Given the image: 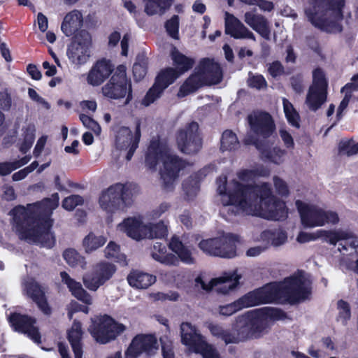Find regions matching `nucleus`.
<instances>
[{
	"instance_id": "1",
	"label": "nucleus",
	"mask_w": 358,
	"mask_h": 358,
	"mask_svg": "<svg viewBox=\"0 0 358 358\" xmlns=\"http://www.w3.org/2000/svg\"><path fill=\"white\" fill-rule=\"evenodd\" d=\"M228 201L224 203L231 206L229 210L236 214L238 210L252 213L270 220H285L287 217L285 203L273 195L267 182L262 185H243L234 182V188L227 191Z\"/></svg>"
},
{
	"instance_id": "2",
	"label": "nucleus",
	"mask_w": 358,
	"mask_h": 358,
	"mask_svg": "<svg viewBox=\"0 0 358 358\" xmlns=\"http://www.w3.org/2000/svg\"><path fill=\"white\" fill-rule=\"evenodd\" d=\"M59 194L55 193L52 198H45L41 201L28 204L27 207L19 205L10 212L13 216V225L20 240L27 242H42L50 247L55 243L52 237L51 243H48L50 231L53 224L51 215L59 205Z\"/></svg>"
},
{
	"instance_id": "3",
	"label": "nucleus",
	"mask_w": 358,
	"mask_h": 358,
	"mask_svg": "<svg viewBox=\"0 0 358 358\" xmlns=\"http://www.w3.org/2000/svg\"><path fill=\"white\" fill-rule=\"evenodd\" d=\"M345 0H308L304 13L313 26L327 33H341Z\"/></svg>"
},
{
	"instance_id": "4",
	"label": "nucleus",
	"mask_w": 358,
	"mask_h": 358,
	"mask_svg": "<svg viewBox=\"0 0 358 358\" xmlns=\"http://www.w3.org/2000/svg\"><path fill=\"white\" fill-rule=\"evenodd\" d=\"M161 159L163 160V169L160 171L162 187L166 191H172L175 180L187 163L176 155L166 153L158 140L152 141L145 155V165L149 169L155 171Z\"/></svg>"
},
{
	"instance_id": "5",
	"label": "nucleus",
	"mask_w": 358,
	"mask_h": 358,
	"mask_svg": "<svg viewBox=\"0 0 358 358\" xmlns=\"http://www.w3.org/2000/svg\"><path fill=\"white\" fill-rule=\"evenodd\" d=\"M101 93L104 97L110 100L125 99V105L132 101V84L127 76V68L124 64L116 67L108 82L102 87Z\"/></svg>"
},
{
	"instance_id": "6",
	"label": "nucleus",
	"mask_w": 358,
	"mask_h": 358,
	"mask_svg": "<svg viewBox=\"0 0 358 358\" xmlns=\"http://www.w3.org/2000/svg\"><path fill=\"white\" fill-rule=\"evenodd\" d=\"M132 196L129 186L117 182L102 192L99 202L103 210L112 213L119 210H124L130 206L133 202Z\"/></svg>"
},
{
	"instance_id": "7",
	"label": "nucleus",
	"mask_w": 358,
	"mask_h": 358,
	"mask_svg": "<svg viewBox=\"0 0 358 358\" xmlns=\"http://www.w3.org/2000/svg\"><path fill=\"white\" fill-rule=\"evenodd\" d=\"M127 327L117 322L111 316L104 314L92 320L89 331L95 341L100 344H107L115 341L124 332Z\"/></svg>"
},
{
	"instance_id": "8",
	"label": "nucleus",
	"mask_w": 358,
	"mask_h": 358,
	"mask_svg": "<svg viewBox=\"0 0 358 358\" xmlns=\"http://www.w3.org/2000/svg\"><path fill=\"white\" fill-rule=\"evenodd\" d=\"M240 236L232 233L222 237L203 239L199 243V248L206 255L222 258H233L236 256L237 244Z\"/></svg>"
},
{
	"instance_id": "9",
	"label": "nucleus",
	"mask_w": 358,
	"mask_h": 358,
	"mask_svg": "<svg viewBox=\"0 0 358 358\" xmlns=\"http://www.w3.org/2000/svg\"><path fill=\"white\" fill-rule=\"evenodd\" d=\"M301 224L306 228L322 227L326 224H336L339 222L337 213L324 210L316 206H310L300 200L296 201Z\"/></svg>"
},
{
	"instance_id": "10",
	"label": "nucleus",
	"mask_w": 358,
	"mask_h": 358,
	"mask_svg": "<svg viewBox=\"0 0 358 358\" xmlns=\"http://www.w3.org/2000/svg\"><path fill=\"white\" fill-rule=\"evenodd\" d=\"M282 302L291 305L307 299L311 294V287L302 273L286 278L281 283Z\"/></svg>"
},
{
	"instance_id": "11",
	"label": "nucleus",
	"mask_w": 358,
	"mask_h": 358,
	"mask_svg": "<svg viewBox=\"0 0 358 358\" xmlns=\"http://www.w3.org/2000/svg\"><path fill=\"white\" fill-rule=\"evenodd\" d=\"M199 129V124L192 121L177 131L176 140L181 152L186 155H196L200 151L203 141Z\"/></svg>"
},
{
	"instance_id": "12",
	"label": "nucleus",
	"mask_w": 358,
	"mask_h": 358,
	"mask_svg": "<svg viewBox=\"0 0 358 358\" xmlns=\"http://www.w3.org/2000/svg\"><path fill=\"white\" fill-rule=\"evenodd\" d=\"M328 81L323 70L317 68L313 71V84L310 87L306 99L308 108L317 111L327 101Z\"/></svg>"
},
{
	"instance_id": "13",
	"label": "nucleus",
	"mask_w": 358,
	"mask_h": 358,
	"mask_svg": "<svg viewBox=\"0 0 358 358\" xmlns=\"http://www.w3.org/2000/svg\"><path fill=\"white\" fill-rule=\"evenodd\" d=\"M92 37L85 29H81L73 38L67 49V55L70 61L76 65L85 64L90 57Z\"/></svg>"
},
{
	"instance_id": "14",
	"label": "nucleus",
	"mask_w": 358,
	"mask_h": 358,
	"mask_svg": "<svg viewBox=\"0 0 358 358\" xmlns=\"http://www.w3.org/2000/svg\"><path fill=\"white\" fill-rule=\"evenodd\" d=\"M8 321L15 331L26 335L35 343H41V334L34 317L13 312L10 313Z\"/></svg>"
},
{
	"instance_id": "15",
	"label": "nucleus",
	"mask_w": 358,
	"mask_h": 358,
	"mask_svg": "<svg viewBox=\"0 0 358 358\" xmlns=\"http://www.w3.org/2000/svg\"><path fill=\"white\" fill-rule=\"evenodd\" d=\"M249 307L273 302H282L281 282H270L245 294Z\"/></svg>"
},
{
	"instance_id": "16",
	"label": "nucleus",
	"mask_w": 358,
	"mask_h": 358,
	"mask_svg": "<svg viewBox=\"0 0 358 358\" xmlns=\"http://www.w3.org/2000/svg\"><path fill=\"white\" fill-rule=\"evenodd\" d=\"M141 136V123L138 122L136 124L134 134L128 127H121L115 137V145L120 150H127L126 159L130 161L134 156L136 150L138 147Z\"/></svg>"
},
{
	"instance_id": "17",
	"label": "nucleus",
	"mask_w": 358,
	"mask_h": 358,
	"mask_svg": "<svg viewBox=\"0 0 358 358\" xmlns=\"http://www.w3.org/2000/svg\"><path fill=\"white\" fill-rule=\"evenodd\" d=\"M158 349L157 340L152 334L136 335L124 352L125 358H138L143 353L152 355Z\"/></svg>"
},
{
	"instance_id": "18",
	"label": "nucleus",
	"mask_w": 358,
	"mask_h": 358,
	"mask_svg": "<svg viewBox=\"0 0 358 358\" xmlns=\"http://www.w3.org/2000/svg\"><path fill=\"white\" fill-rule=\"evenodd\" d=\"M251 131L258 137L266 139L275 131V124L270 113L256 111L248 115Z\"/></svg>"
},
{
	"instance_id": "19",
	"label": "nucleus",
	"mask_w": 358,
	"mask_h": 358,
	"mask_svg": "<svg viewBox=\"0 0 358 358\" xmlns=\"http://www.w3.org/2000/svg\"><path fill=\"white\" fill-rule=\"evenodd\" d=\"M116 271V266L109 262H100L96 264L91 275L83 277V284L91 291H96L98 288L109 280Z\"/></svg>"
},
{
	"instance_id": "20",
	"label": "nucleus",
	"mask_w": 358,
	"mask_h": 358,
	"mask_svg": "<svg viewBox=\"0 0 358 358\" xmlns=\"http://www.w3.org/2000/svg\"><path fill=\"white\" fill-rule=\"evenodd\" d=\"M258 317L249 318L250 331L252 334V339L260 336L265 327L260 318L270 319L271 320H280L286 318L287 313L280 308L264 307L257 310Z\"/></svg>"
},
{
	"instance_id": "21",
	"label": "nucleus",
	"mask_w": 358,
	"mask_h": 358,
	"mask_svg": "<svg viewBox=\"0 0 358 358\" xmlns=\"http://www.w3.org/2000/svg\"><path fill=\"white\" fill-rule=\"evenodd\" d=\"M245 145H253L260 153V157L264 161H268L275 164H280L283 161V157L286 154L285 150L279 147H274L272 149L264 140L255 138L253 136H247L244 138Z\"/></svg>"
},
{
	"instance_id": "22",
	"label": "nucleus",
	"mask_w": 358,
	"mask_h": 358,
	"mask_svg": "<svg viewBox=\"0 0 358 358\" xmlns=\"http://www.w3.org/2000/svg\"><path fill=\"white\" fill-rule=\"evenodd\" d=\"M115 69L110 59H98L89 71L87 82L93 87L101 85L114 73Z\"/></svg>"
},
{
	"instance_id": "23",
	"label": "nucleus",
	"mask_w": 358,
	"mask_h": 358,
	"mask_svg": "<svg viewBox=\"0 0 358 358\" xmlns=\"http://www.w3.org/2000/svg\"><path fill=\"white\" fill-rule=\"evenodd\" d=\"M26 296L34 302L38 308L45 315L52 314V308L48 303L45 289L36 281L30 280L24 284Z\"/></svg>"
},
{
	"instance_id": "24",
	"label": "nucleus",
	"mask_w": 358,
	"mask_h": 358,
	"mask_svg": "<svg viewBox=\"0 0 358 358\" xmlns=\"http://www.w3.org/2000/svg\"><path fill=\"white\" fill-rule=\"evenodd\" d=\"M199 70L206 80V85L218 84L223 77L222 70L219 63L209 58L202 59L199 64Z\"/></svg>"
},
{
	"instance_id": "25",
	"label": "nucleus",
	"mask_w": 358,
	"mask_h": 358,
	"mask_svg": "<svg viewBox=\"0 0 358 358\" xmlns=\"http://www.w3.org/2000/svg\"><path fill=\"white\" fill-rule=\"evenodd\" d=\"M225 34L235 39L248 38L255 41V36L237 17L227 13Z\"/></svg>"
},
{
	"instance_id": "26",
	"label": "nucleus",
	"mask_w": 358,
	"mask_h": 358,
	"mask_svg": "<svg viewBox=\"0 0 358 358\" xmlns=\"http://www.w3.org/2000/svg\"><path fill=\"white\" fill-rule=\"evenodd\" d=\"M62 282L66 285L71 294L86 305L92 303L91 295L83 289L80 282L76 281L67 272H60Z\"/></svg>"
},
{
	"instance_id": "27",
	"label": "nucleus",
	"mask_w": 358,
	"mask_h": 358,
	"mask_svg": "<svg viewBox=\"0 0 358 358\" xmlns=\"http://www.w3.org/2000/svg\"><path fill=\"white\" fill-rule=\"evenodd\" d=\"M83 24V17L80 11L73 10L67 13L61 25L62 32L66 36L76 35Z\"/></svg>"
},
{
	"instance_id": "28",
	"label": "nucleus",
	"mask_w": 358,
	"mask_h": 358,
	"mask_svg": "<svg viewBox=\"0 0 358 358\" xmlns=\"http://www.w3.org/2000/svg\"><path fill=\"white\" fill-rule=\"evenodd\" d=\"M244 21L264 38L269 39L270 29L264 16L252 12H246L244 15Z\"/></svg>"
},
{
	"instance_id": "29",
	"label": "nucleus",
	"mask_w": 358,
	"mask_h": 358,
	"mask_svg": "<svg viewBox=\"0 0 358 358\" xmlns=\"http://www.w3.org/2000/svg\"><path fill=\"white\" fill-rule=\"evenodd\" d=\"M170 57L172 60L173 69H176L180 76L191 70L195 64V59L180 52L176 47L171 51Z\"/></svg>"
},
{
	"instance_id": "30",
	"label": "nucleus",
	"mask_w": 358,
	"mask_h": 358,
	"mask_svg": "<svg viewBox=\"0 0 358 358\" xmlns=\"http://www.w3.org/2000/svg\"><path fill=\"white\" fill-rule=\"evenodd\" d=\"M206 85L204 78L202 77L199 70L196 73H192L180 85L178 96L185 97L191 93L195 92L200 87Z\"/></svg>"
},
{
	"instance_id": "31",
	"label": "nucleus",
	"mask_w": 358,
	"mask_h": 358,
	"mask_svg": "<svg viewBox=\"0 0 358 358\" xmlns=\"http://www.w3.org/2000/svg\"><path fill=\"white\" fill-rule=\"evenodd\" d=\"M170 250L177 255L178 261L191 265L195 264V259L193 257L191 250L184 245L180 238L173 236L169 244Z\"/></svg>"
},
{
	"instance_id": "32",
	"label": "nucleus",
	"mask_w": 358,
	"mask_h": 358,
	"mask_svg": "<svg viewBox=\"0 0 358 358\" xmlns=\"http://www.w3.org/2000/svg\"><path fill=\"white\" fill-rule=\"evenodd\" d=\"M166 247L162 243L156 242L152 248L151 257L155 261L166 266H178L179 261L176 255L166 252Z\"/></svg>"
},
{
	"instance_id": "33",
	"label": "nucleus",
	"mask_w": 358,
	"mask_h": 358,
	"mask_svg": "<svg viewBox=\"0 0 358 358\" xmlns=\"http://www.w3.org/2000/svg\"><path fill=\"white\" fill-rule=\"evenodd\" d=\"M145 225L135 217H128L124 220L120 227L129 237L139 241L145 238V236H144L145 231L143 230Z\"/></svg>"
},
{
	"instance_id": "34",
	"label": "nucleus",
	"mask_w": 358,
	"mask_h": 358,
	"mask_svg": "<svg viewBox=\"0 0 358 358\" xmlns=\"http://www.w3.org/2000/svg\"><path fill=\"white\" fill-rule=\"evenodd\" d=\"M129 284L138 289H146L156 281V277L140 271H132L127 276Z\"/></svg>"
},
{
	"instance_id": "35",
	"label": "nucleus",
	"mask_w": 358,
	"mask_h": 358,
	"mask_svg": "<svg viewBox=\"0 0 358 358\" xmlns=\"http://www.w3.org/2000/svg\"><path fill=\"white\" fill-rule=\"evenodd\" d=\"M180 334L182 343L192 348L194 350L196 348V345L203 341L201 335L196 333V329L189 322L181 324Z\"/></svg>"
},
{
	"instance_id": "36",
	"label": "nucleus",
	"mask_w": 358,
	"mask_h": 358,
	"mask_svg": "<svg viewBox=\"0 0 358 358\" xmlns=\"http://www.w3.org/2000/svg\"><path fill=\"white\" fill-rule=\"evenodd\" d=\"M179 77V74L177 73L176 69H173V67H166L159 71L154 82L165 90L174 83Z\"/></svg>"
},
{
	"instance_id": "37",
	"label": "nucleus",
	"mask_w": 358,
	"mask_h": 358,
	"mask_svg": "<svg viewBox=\"0 0 358 358\" xmlns=\"http://www.w3.org/2000/svg\"><path fill=\"white\" fill-rule=\"evenodd\" d=\"M83 331L80 322H74L73 327L67 332V339L71 346L73 353L83 352Z\"/></svg>"
},
{
	"instance_id": "38",
	"label": "nucleus",
	"mask_w": 358,
	"mask_h": 358,
	"mask_svg": "<svg viewBox=\"0 0 358 358\" xmlns=\"http://www.w3.org/2000/svg\"><path fill=\"white\" fill-rule=\"evenodd\" d=\"M317 236L324 238V241L336 245L339 241L348 240L352 237L351 233L343 230H317Z\"/></svg>"
},
{
	"instance_id": "39",
	"label": "nucleus",
	"mask_w": 358,
	"mask_h": 358,
	"mask_svg": "<svg viewBox=\"0 0 358 358\" xmlns=\"http://www.w3.org/2000/svg\"><path fill=\"white\" fill-rule=\"evenodd\" d=\"M145 2V13L152 16L158 13H164L172 6L173 0H143Z\"/></svg>"
},
{
	"instance_id": "40",
	"label": "nucleus",
	"mask_w": 358,
	"mask_h": 358,
	"mask_svg": "<svg viewBox=\"0 0 358 358\" xmlns=\"http://www.w3.org/2000/svg\"><path fill=\"white\" fill-rule=\"evenodd\" d=\"M241 278V275L234 273L227 276L217 278V280L221 284L217 288L218 292L223 294H228L234 291L239 285Z\"/></svg>"
},
{
	"instance_id": "41",
	"label": "nucleus",
	"mask_w": 358,
	"mask_h": 358,
	"mask_svg": "<svg viewBox=\"0 0 358 358\" xmlns=\"http://www.w3.org/2000/svg\"><path fill=\"white\" fill-rule=\"evenodd\" d=\"M250 327L248 317L241 315L237 318L236 323L233 324L232 329L236 331L240 341H244L252 339V334Z\"/></svg>"
},
{
	"instance_id": "42",
	"label": "nucleus",
	"mask_w": 358,
	"mask_h": 358,
	"mask_svg": "<svg viewBox=\"0 0 358 358\" xmlns=\"http://www.w3.org/2000/svg\"><path fill=\"white\" fill-rule=\"evenodd\" d=\"M248 303L243 295L235 301L226 304L224 306H220L218 308L219 314L223 316L229 317L236 313V312L242 310L245 308H248Z\"/></svg>"
},
{
	"instance_id": "43",
	"label": "nucleus",
	"mask_w": 358,
	"mask_h": 358,
	"mask_svg": "<svg viewBox=\"0 0 358 358\" xmlns=\"http://www.w3.org/2000/svg\"><path fill=\"white\" fill-rule=\"evenodd\" d=\"M106 238L103 236H96L93 232H90L83 239V245L87 253H90L106 243Z\"/></svg>"
},
{
	"instance_id": "44",
	"label": "nucleus",
	"mask_w": 358,
	"mask_h": 358,
	"mask_svg": "<svg viewBox=\"0 0 358 358\" xmlns=\"http://www.w3.org/2000/svg\"><path fill=\"white\" fill-rule=\"evenodd\" d=\"M143 230L145 231L144 234L145 238H162L168 234L167 227L162 221L154 224L145 225Z\"/></svg>"
},
{
	"instance_id": "45",
	"label": "nucleus",
	"mask_w": 358,
	"mask_h": 358,
	"mask_svg": "<svg viewBox=\"0 0 358 358\" xmlns=\"http://www.w3.org/2000/svg\"><path fill=\"white\" fill-rule=\"evenodd\" d=\"M220 149L222 151L235 150L239 147V141L235 133L231 130H225L222 135Z\"/></svg>"
},
{
	"instance_id": "46",
	"label": "nucleus",
	"mask_w": 358,
	"mask_h": 358,
	"mask_svg": "<svg viewBox=\"0 0 358 358\" xmlns=\"http://www.w3.org/2000/svg\"><path fill=\"white\" fill-rule=\"evenodd\" d=\"M194 351L200 354L203 358H222L217 349L205 341L199 343Z\"/></svg>"
},
{
	"instance_id": "47",
	"label": "nucleus",
	"mask_w": 358,
	"mask_h": 358,
	"mask_svg": "<svg viewBox=\"0 0 358 358\" xmlns=\"http://www.w3.org/2000/svg\"><path fill=\"white\" fill-rule=\"evenodd\" d=\"M283 108L285 117L289 124L299 129L300 127V116L293 105L287 99H284Z\"/></svg>"
},
{
	"instance_id": "48",
	"label": "nucleus",
	"mask_w": 358,
	"mask_h": 358,
	"mask_svg": "<svg viewBox=\"0 0 358 358\" xmlns=\"http://www.w3.org/2000/svg\"><path fill=\"white\" fill-rule=\"evenodd\" d=\"M164 92V90L154 82L152 87L147 91L143 98L141 101L142 105L146 107L150 106L159 99L163 95Z\"/></svg>"
},
{
	"instance_id": "49",
	"label": "nucleus",
	"mask_w": 358,
	"mask_h": 358,
	"mask_svg": "<svg viewBox=\"0 0 358 358\" xmlns=\"http://www.w3.org/2000/svg\"><path fill=\"white\" fill-rule=\"evenodd\" d=\"M182 189L185 194V199L192 200L199 190V181L190 176L182 182Z\"/></svg>"
},
{
	"instance_id": "50",
	"label": "nucleus",
	"mask_w": 358,
	"mask_h": 358,
	"mask_svg": "<svg viewBox=\"0 0 358 358\" xmlns=\"http://www.w3.org/2000/svg\"><path fill=\"white\" fill-rule=\"evenodd\" d=\"M179 27L180 19L177 15H173L164 24L168 35L176 40L179 38Z\"/></svg>"
},
{
	"instance_id": "51",
	"label": "nucleus",
	"mask_w": 358,
	"mask_h": 358,
	"mask_svg": "<svg viewBox=\"0 0 358 358\" xmlns=\"http://www.w3.org/2000/svg\"><path fill=\"white\" fill-rule=\"evenodd\" d=\"M269 171L265 169H244L238 173V177L243 181H249L257 176H266Z\"/></svg>"
},
{
	"instance_id": "52",
	"label": "nucleus",
	"mask_w": 358,
	"mask_h": 358,
	"mask_svg": "<svg viewBox=\"0 0 358 358\" xmlns=\"http://www.w3.org/2000/svg\"><path fill=\"white\" fill-rule=\"evenodd\" d=\"M357 145L352 139L341 141L338 143V154L340 155L352 156L358 153Z\"/></svg>"
},
{
	"instance_id": "53",
	"label": "nucleus",
	"mask_w": 358,
	"mask_h": 358,
	"mask_svg": "<svg viewBox=\"0 0 358 358\" xmlns=\"http://www.w3.org/2000/svg\"><path fill=\"white\" fill-rule=\"evenodd\" d=\"M337 305L339 310L337 320H341L342 324L345 325L351 317L350 306L347 301L343 299L338 300Z\"/></svg>"
},
{
	"instance_id": "54",
	"label": "nucleus",
	"mask_w": 358,
	"mask_h": 358,
	"mask_svg": "<svg viewBox=\"0 0 358 358\" xmlns=\"http://www.w3.org/2000/svg\"><path fill=\"white\" fill-rule=\"evenodd\" d=\"M134 78L136 81L143 80L148 73V63L143 60L141 62H135L132 68Z\"/></svg>"
},
{
	"instance_id": "55",
	"label": "nucleus",
	"mask_w": 358,
	"mask_h": 358,
	"mask_svg": "<svg viewBox=\"0 0 358 358\" xmlns=\"http://www.w3.org/2000/svg\"><path fill=\"white\" fill-rule=\"evenodd\" d=\"M63 257L71 266H76L80 263L81 256L73 248L66 249L63 252Z\"/></svg>"
},
{
	"instance_id": "56",
	"label": "nucleus",
	"mask_w": 358,
	"mask_h": 358,
	"mask_svg": "<svg viewBox=\"0 0 358 358\" xmlns=\"http://www.w3.org/2000/svg\"><path fill=\"white\" fill-rule=\"evenodd\" d=\"M79 117L83 125L93 131L96 135L101 134V128L100 125L92 117L85 114H80Z\"/></svg>"
},
{
	"instance_id": "57",
	"label": "nucleus",
	"mask_w": 358,
	"mask_h": 358,
	"mask_svg": "<svg viewBox=\"0 0 358 358\" xmlns=\"http://www.w3.org/2000/svg\"><path fill=\"white\" fill-rule=\"evenodd\" d=\"M248 85L251 88L261 90L268 86L265 78L262 74L250 76L248 80Z\"/></svg>"
},
{
	"instance_id": "58",
	"label": "nucleus",
	"mask_w": 358,
	"mask_h": 358,
	"mask_svg": "<svg viewBox=\"0 0 358 358\" xmlns=\"http://www.w3.org/2000/svg\"><path fill=\"white\" fill-rule=\"evenodd\" d=\"M83 199L80 195H71L62 201V207L67 210H73L77 206L82 205Z\"/></svg>"
},
{
	"instance_id": "59",
	"label": "nucleus",
	"mask_w": 358,
	"mask_h": 358,
	"mask_svg": "<svg viewBox=\"0 0 358 358\" xmlns=\"http://www.w3.org/2000/svg\"><path fill=\"white\" fill-rule=\"evenodd\" d=\"M120 251V246L115 242L110 241L104 250L105 257L108 259H113L117 262Z\"/></svg>"
},
{
	"instance_id": "60",
	"label": "nucleus",
	"mask_w": 358,
	"mask_h": 358,
	"mask_svg": "<svg viewBox=\"0 0 358 358\" xmlns=\"http://www.w3.org/2000/svg\"><path fill=\"white\" fill-rule=\"evenodd\" d=\"M273 183L278 194L282 196H287L289 195V192L287 185L282 179L278 176H274Z\"/></svg>"
},
{
	"instance_id": "61",
	"label": "nucleus",
	"mask_w": 358,
	"mask_h": 358,
	"mask_svg": "<svg viewBox=\"0 0 358 358\" xmlns=\"http://www.w3.org/2000/svg\"><path fill=\"white\" fill-rule=\"evenodd\" d=\"M221 339L225 343L226 345L231 343H238L241 342L236 331L231 329H225Z\"/></svg>"
},
{
	"instance_id": "62",
	"label": "nucleus",
	"mask_w": 358,
	"mask_h": 358,
	"mask_svg": "<svg viewBox=\"0 0 358 358\" xmlns=\"http://www.w3.org/2000/svg\"><path fill=\"white\" fill-rule=\"evenodd\" d=\"M12 99L7 90L0 92V108L8 111L11 107Z\"/></svg>"
},
{
	"instance_id": "63",
	"label": "nucleus",
	"mask_w": 358,
	"mask_h": 358,
	"mask_svg": "<svg viewBox=\"0 0 358 358\" xmlns=\"http://www.w3.org/2000/svg\"><path fill=\"white\" fill-rule=\"evenodd\" d=\"M268 71L273 78H276L284 73L285 69L280 61H274L270 64Z\"/></svg>"
},
{
	"instance_id": "64",
	"label": "nucleus",
	"mask_w": 358,
	"mask_h": 358,
	"mask_svg": "<svg viewBox=\"0 0 358 358\" xmlns=\"http://www.w3.org/2000/svg\"><path fill=\"white\" fill-rule=\"evenodd\" d=\"M280 136L287 148H293L294 143L292 135L286 129H280Z\"/></svg>"
}]
</instances>
